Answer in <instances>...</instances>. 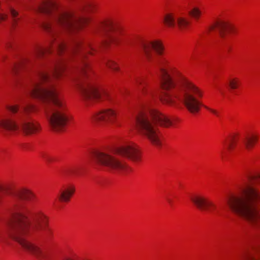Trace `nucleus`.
Listing matches in <instances>:
<instances>
[{
  "label": "nucleus",
  "mask_w": 260,
  "mask_h": 260,
  "mask_svg": "<svg viewBox=\"0 0 260 260\" xmlns=\"http://www.w3.org/2000/svg\"><path fill=\"white\" fill-rule=\"evenodd\" d=\"M92 31L94 34H107V44L111 43L118 45L123 43L129 48L137 46L140 47L146 59L153 63L159 71L158 75L160 86L165 90L161 98L164 103L174 106L181 102L192 114L199 112L201 107L203 106L219 117L218 111L203 105L199 101L203 95L201 89L189 81L179 71L173 69L169 72L167 70L169 62L166 58L159 57L154 59L153 50L159 55L162 53L163 47L159 42H148L139 38L127 37L118 26L110 20L96 24Z\"/></svg>",
  "instance_id": "f257e3e1"
},
{
  "label": "nucleus",
  "mask_w": 260,
  "mask_h": 260,
  "mask_svg": "<svg viewBox=\"0 0 260 260\" xmlns=\"http://www.w3.org/2000/svg\"><path fill=\"white\" fill-rule=\"evenodd\" d=\"M13 202L11 217L5 221L8 235L17 241L26 250L38 257L44 255L42 250L25 239V235L37 233L49 237L51 230L47 216L42 211L32 213L23 200L34 201L35 195L29 190L23 189L12 193Z\"/></svg>",
  "instance_id": "f03ea898"
},
{
  "label": "nucleus",
  "mask_w": 260,
  "mask_h": 260,
  "mask_svg": "<svg viewBox=\"0 0 260 260\" xmlns=\"http://www.w3.org/2000/svg\"><path fill=\"white\" fill-rule=\"evenodd\" d=\"M63 68V61L58 59L49 71H38L31 79L29 88V94L42 101L49 127L56 132L63 131L70 120L65 104L55 87L54 80Z\"/></svg>",
  "instance_id": "7ed1b4c3"
},
{
  "label": "nucleus",
  "mask_w": 260,
  "mask_h": 260,
  "mask_svg": "<svg viewBox=\"0 0 260 260\" xmlns=\"http://www.w3.org/2000/svg\"><path fill=\"white\" fill-rule=\"evenodd\" d=\"M53 49H55L59 54L63 52H67L70 54H80V64L75 82L83 100L87 104L95 100H104L110 98L108 91L99 88L95 85L87 80L89 76L88 72L90 68L85 59L86 54L90 52V47L84 45L81 40L75 41L70 47L61 41L53 40L45 48L36 47L34 51V56L42 57L46 54L50 53Z\"/></svg>",
  "instance_id": "20e7f679"
},
{
  "label": "nucleus",
  "mask_w": 260,
  "mask_h": 260,
  "mask_svg": "<svg viewBox=\"0 0 260 260\" xmlns=\"http://www.w3.org/2000/svg\"><path fill=\"white\" fill-rule=\"evenodd\" d=\"M260 184V174L248 176L240 188V193L232 196L228 201L231 210L249 223L260 225V211L255 205L260 203V192L254 185Z\"/></svg>",
  "instance_id": "39448f33"
},
{
  "label": "nucleus",
  "mask_w": 260,
  "mask_h": 260,
  "mask_svg": "<svg viewBox=\"0 0 260 260\" xmlns=\"http://www.w3.org/2000/svg\"><path fill=\"white\" fill-rule=\"evenodd\" d=\"M34 11L50 16L49 20L43 23V28L54 35L58 29L62 28L73 32L81 30L90 22L88 18L82 17L71 11H64L55 2L46 1L36 5Z\"/></svg>",
  "instance_id": "423d86ee"
},
{
  "label": "nucleus",
  "mask_w": 260,
  "mask_h": 260,
  "mask_svg": "<svg viewBox=\"0 0 260 260\" xmlns=\"http://www.w3.org/2000/svg\"><path fill=\"white\" fill-rule=\"evenodd\" d=\"M121 155L136 162L140 160V153L137 146L128 142L117 148L115 151L106 153L98 151L95 153L94 159L99 165L106 167L110 171L118 174H126L132 169L118 158Z\"/></svg>",
  "instance_id": "0eeeda50"
},
{
  "label": "nucleus",
  "mask_w": 260,
  "mask_h": 260,
  "mask_svg": "<svg viewBox=\"0 0 260 260\" xmlns=\"http://www.w3.org/2000/svg\"><path fill=\"white\" fill-rule=\"evenodd\" d=\"M6 109L11 115L0 119V128L4 129V135H7L8 132H14L20 129L26 135H32L40 131V124L29 116V113L35 110L33 105H27L21 110L18 105H7Z\"/></svg>",
  "instance_id": "6e6552de"
},
{
  "label": "nucleus",
  "mask_w": 260,
  "mask_h": 260,
  "mask_svg": "<svg viewBox=\"0 0 260 260\" xmlns=\"http://www.w3.org/2000/svg\"><path fill=\"white\" fill-rule=\"evenodd\" d=\"M171 125L172 122L168 117L152 109H143L135 118V125L138 130L157 147L161 145L157 130L158 125L168 127Z\"/></svg>",
  "instance_id": "1a4fd4ad"
},
{
  "label": "nucleus",
  "mask_w": 260,
  "mask_h": 260,
  "mask_svg": "<svg viewBox=\"0 0 260 260\" xmlns=\"http://www.w3.org/2000/svg\"><path fill=\"white\" fill-rule=\"evenodd\" d=\"M164 23L170 27L177 26L181 30L186 29L189 25V21L185 17L178 16L174 13H166L163 18Z\"/></svg>",
  "instance_id": "9d476101"
},
{
  "label": "nucleus",
  "mask_w": 260,
  "mask_h": 260,
  "mask_svg": "<svg viewBox=\"0 0 260 260\" xmlns=\"http://www.w3.org/2000/svg\"><path fill=\"white\" fill-rule=\"evenodd\" d=\"M118 119V114L113 109H107L94 115V121L101 124L110 125L115 123Z\"/></svg>",
  "instance_id": "9b49d317"
},
{
  "label": "nucleus",
  "mask_w": 260,
  "mask_h": 260,
  "mask_svg": "<svg viewBox=\"0 0 260 260\" xmlns=\"http://www.w3.org/2000/svg\"><path fill=\"white\" fill-rule=\"evenodd\" d=\"M191 200L197 207L202 211L211 212L216 209V205L204 197L196 196L191 197Z\"/></svg>",
  "instance_id": "f8f14e48"
},
{
  "label": "nucleus",
  "mask_w": 260,
  "mask_h": 260,
  "mask_svg": "<svg viewBox=\"0 0 260 260\" xmlns=\"http://www.w3.org/2000/svg\"><path fill=\"white\" fill-rule=\"evenodd\" d=\"M75 185L72 184H68L63 186L58 194L59 200L62 202H69L75 192Z\"/></svg>",
  "instance_id": "ddd939ff"
},
{
  "label": "nucleus",
  "mask_w": 260,
  "mask_h": 260,
  "mask_svg": "<svg viewBox=\"0 0 260 260\" xmlns=\"http://www.w3.org/2000/svg\"><path fill=\"white\" fill-rule=\"evenodd\" d=\"M215 28H217L222 38L225 37L226 31L230 32L233 30V27L231 24L222 21H216L209 27V30H213Z\"/></svg>",
  "instance_id": "4468645a"
},
{
  "label": "nucleus",
  "mask_w": 260,
  "mask_h": 260,
  "mask_svg": "<svg viewBox=\"0 0 260 260\" xmlns=\"http://www.w3.org/2000/svg\"><path fill=\"white\" fill-rule=\"evenodd\" d=\"M8 10L12 19V25L13 27H15L18 24L21 17L18 12L12 7L9 6Z\"/></svg>",
  "instance_id": "2eb2a0df"
},
{
  "label": "nucleus",
  "mask_w": 260,
  "mask_h": 260,
  "mask_svg": "<svg viewBox=\"0 0 260 260\" xmlns=\"http://www.w3.org/2000/svg\"><path fill=\"white\" fill-rule=\"evenodd\" d=\"M257 140L258 138L257 136L251 135L250 136L246 137L243 140V143L246 148L248 150H249L252 148Z\"/></svg>",
  "instance_id": "dca6fc26"
},
{
  "label": "nucleus",
  "mask_w": 260,
  "mask_h": 260,
  "mask_svg": "<svg viewBox=\"0 0 260 260\" xmlns=\"http://www.w3.org/2000/svg\"><path fill=\"white\" fill-rule=\"evenodd\" d=\"M236 141L234 136L232 137L229 140H226L223 144L228 151H232L235 147Z\"/></svg>",
  "instance_id": "f3484780"
},
{
  "label": "nucleus",
  "mask_w": 260,
  "mask_h": 260,
  "mask_svg": "<svg viewBox=\"0 0 260 260\" xmlns=\"http://www.w3.org/2000/svg\"><path fill=\"white\" fill-rule=\"evenodd\" d=\"M30 61L28 60L27 59H23L21 60L20 62L17 64H16L12 69L13 73H16L21 69L24 68L27 64L30 63Z\"/></svg>",
  "instance_id": "a211bd4d"
},
{
  "label": "nucleus",
  "mask_w": 260,
  "mask_h": 260,
  "mask_svg": "<svg viewBox=\"0 0 260 260\" xmlns=\"http://www.w3.org/2000/svg\"><path fill=\"white\" fill-rule=\"evenodd\" d=\"M136 83L139 85L140 89L141 90L143 93H145L146 92V87L147 83L144 78H139L137 79Z\"/></svg>",
  "instance_id": "6ab92c4d"
},
{
  "label": "nucleus",
  "mask_w": 260,
  "mask_h": 260,
  "mask_svg": "<svg viewBox=\"0 0 260 260\" xmlns=\"http://www.w3.org/2000/svg\"><path fill=\"white\" fill-rule=\"evenodd\" d=\"M239 80L237 78H231L229 80L228 84L231 89L237 88L239 85Z\"/></svg>",
  "instance_id": "aec40b11"
},
{
  "label": "nucleus",
  "mask_w": 260,
  "mask_h": 260,
  "mask_svg": "<svg viewBox=\"0 0 260 260\" xmlns=\"http://www.w3.org/2000/svg\"><path fill=\"white\" fill-rule=\"evenodd\" d=\"M243 260H260V254H254L253 252H247L244 255Z\"/></svg>",
  "instance_id": "412c9836"
},
{
  "label": "nucleus",
  "mask_w": 260,
  "mask_h": 260,
  "mask_svg": "<svg viewBox=\"0 0 260 260\" xmlns=\"http://www.w3.org/2000/svg\"><path fill=\"white\" fill-rule=\"evenodd\" d=\"M41 156L48 164H51L55 160L54 157L44 152L41 153Z\"/></svg>",
  "instance_id": "4be33fe9"
},
{
  "label": "nucleus",
  "mask_w": 260,
  "mask_h": 260,
  "mask_svg": "<svg viewBox=\"0 0 260 260\" xmlns=\"http://www.w3.org/2000/svg\"><path fill=\"white\" fill-rule=\"evenodd\" d=\"M189 14L195 19L198 20L201 15V11L198 8H194L189 12Z\"/></svg>",
  "instance_id": "5701e85b"
},
{
  "label": "nucleus",
  "mask_w": 260,
  "mask_h": 260,
  "mask_svg": "<svg viewBox=\"0 0 260 260\" xmlns=\"http://www.w3.org/2000/svg\"><path fill=\"white\" fill-rule=\"evenodd\" d=\"M106 63L107 67L111 69L113 71H117L118 70V67L117 66L116 64L114 61L109 60Z\"/></svg>",
  "instance_id": "b1692460"
},
{
  "label": "nucleus",
  "mask_w": 260,
  "mask_h": 260,
  "mask_svg": "<svg viewBox=\"0 0 260 260\" xmlns=\"http://www.w3.org/2000/svg\"><path fill=\"white\" fill-rule=\"evenodd\" d=\"M78 172V168H71L69 169L67 171V174L68 175H76Z\"/></svg>",
  "instance_id": "393cba45"
},
{
  "label": "nucleus",
  "mask_w": 260,
  "mask_h": 260,
  "mask_svg": "<svg viewBox=\"0 0 260 260\" xmlns=\"http://www.w3.org/2000/svg\"><path fill=\"white\" fill-rule=\"evenodd\" d=\"M7 18V14H6L4 12H3V11L1 10L0 11V22L6 20Z\"/></svg>",
  "instance_id": "a878e982"
},
{
  "label": "nucleus",
  "mask_w": 260,
  "mask_h": 260,
  "mask_svg": "<svg viewBox=\"0 0 260 260\" xmlns=\"http://www.w3.org/2000/svg\"><path fill=\"white\" fill-rule=\"evenodd\" d=\"M2 192H8V188L7 186L0 185V193Z\"/></svg>",
  "instance_id": "bb28decb"
},
{
  "label": "nucleus",
  "mask_w": 260,
  "mask_h": 260,
  "mask_svg": "<svg viewBox=\"0 0 260 260\" xmlns=\"http://www.w3.org/2000/svg\"><path fill=\"white\" fill-rule=\"evenodd\" d=\"M220 154L222 159H224L226 157V153L224 150L221 151Z\"/></svg>",
  "instance_id": "cd10ccee"
},
{
  "label": "nucleus",
  "mask_w": 260,
  "mask_h": 260,
  "mask_svg": "<svg viewBox=\"0 0 260 260\" xmlns=\"http://www.w3.org/2000/svg\"><path fill=\"white\" fill-rule=\"evenodd\" d=\"M194 51H193V52L192 53V54H191V56H190V59H193L194 58Z\"/></svg>",
  "instance_id": "c85d7f7f"
},
{
  "label": "nucleus",
  "mask_w": 260,
  "mask_h": 260,
  "mask_svg": "<svg viewBox=\"0 0 260 260\" xmlns=\"http://www.w3.org/2000/svg\"><path fill=\"white\" fill-rule=\"evenodd\" d=\"M167 201L171 205H172V201L170 199H167Z\"/></svg>",
  "instance_id": "c756f323"
}]
</instances>
